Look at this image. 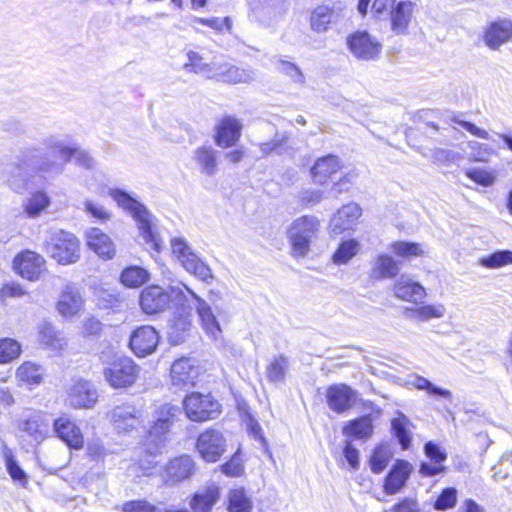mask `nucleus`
Masks as SVG:
<instances>
[{
	"mask_svg": "<svg viewBox=\"0 0 512 512\" xmlns=\"http://www.w3.org/2000/svg\"><path fill=\"white\" fill-rule=\"evenodd\" d=\"M358 12L365 17L369 10L376 18L387 17L392 33L404 36L419 12V5L413 0H358Z\"/></svg>",
	"mask_w": 512,
	"mask_h": 512,
	"instance_id": "f257e3e1",
	"label": "nucleus"
},
{
	"mask_svg": "<svg viewBox=\"0 0 512 512\" xmlns=\"http://www.w3.org/2000/svg\"><path fill=\"white\" fill-rule=\"evenodd\" d=\"M100 360L105 365L104 378L112 388H127L136 382L140 369L131 358L110 351L102 352Z\"/></svg>",
	"mask_w": 512,
	"mask_h": 512,
	"instance_id": "f03ea898",
	"label": "nucleus"
},
{
	"mask_svg": "<svg viewBox=\"0 0 512 512\" xmlns=\"http://www.w3.org/2000/svg\"><path fill=\"white\" fill-rule=\"evenodd\" d=\"M109 195L120 208L131 214L137 222L138 228L146 244L158 252L160 246L152 231V215L146 207L127 192L120 189H110Z\"/></svg>",
	"mask_w": 512,
	"mask_h": 512,
	"instance_id": "7ed1b4c3",
	"label": "nucleus"
},
{
	"mask_svg": "<svg viewBox=\"0 0 512 512\" xmlns=\"http://www.w3.org/2000/svg\"><path fill=\"white\" fill-rule=\"evenodd\" d=\"M320 226V220L313 215L300 216L291 223L287 236L294 258H302L308 254L311 239L317 235Z\"/></svg>",
	"mask_w": 512,
	"mask_h": 512,
	"instance_id": "20e7f679",
	"label": "nucleus"
},
{
	"mask_svg": "<svg viewBox=\"0 0 512 512\" xmlns=\"http://www.w3.org/2000/svg\"><path fill=\"white\" fill-rule=\"evenodd\" d=\"M182 405L186 418L195 423L214 420L222 412L221 404L211 393L190 392Z\"/></svg>",
	"mask_w": 512,
	"mask_h": 512,
	"instance_id": "39448f33",
	"label": "nucleus"
},
{
	"mask_svg": "<svg viewBox=\"0 0 512 512\" xmlns=\"http://www.w3.org/2000/svg\"><path fill=\"white\" fill-rule=\"evenodd\" d=\"M47 254L61 265L76 263L80 258V241L72 233L53 232L45 244Z\"/></svg>",
	"mask_w": 512,
	"mask_h": 512,
	"instance_id": "423d86ee",
	"label": "nucleus"
},
{
	"mask_svg": "<svg viewBox=\"0 0 512 512\" xmlns=\"http://www.w3.org/2000/svg\"><path fill=\"white\" fill-rule=\"evenodd\" d=\"M195 451L206 463L218 462L226 452V439L217 428L208 427L198 434L195 440Z\"/></svg>",
	"mask_w": 512,
	"mask_h": 512,
	"instance_id": "0eeeda50",
	"label": "nucleus"
},
{
	"mask_svg": "<svg viewBox=\"0 0 512 512\" xmlns=\"http://www.w3.org/2000/svg\"><path fill=\"white\" fill-rule=\"evenodd\" d=\"M65 404L73 409H92L98 402L95 385L84 378H72L65 388Z\"/></svg>",
	"mask_w": 512,
	"mask_h": 512,
	"instance_id": "6e6552de",
	"label": "nucleus"
},
{
	"mask_svg": "<svg viewBox=\"0 0 512 512\" xmlns=\"http://www.w3.org/2000/svg\"><path fill=\"white\" fill-rule=\"evenodd\" d=\"M346 44L352 55L358 60H376L382 50V44L367 31L357 30L346 38Z\"/></svg>",
	"mask_w": 512,
	"mask_h": 512,
	"instance_id": "1a4fd4ad",
	"label": "nucleus"
},
{
	"mask_svg": "<svg viewBox=\"0 0 512 512\" xmlns=\"http://www.w3.org/2000/svg\"><path fill=\"white\" fill-rule=\"evenodd\" d=\"M244 125L235 115H223L214 127L213 140L223 149L234 147L242 137Z\"/></svg>",
	"mask_w": 512,
	"mask_h": 512,
	"instance_id": "9d476101",
	"label": "nucleus"
},
{
	"mask_svg": "<svg viewBox=\"0 0 512 512\" xmlns=\"http://www.w3.org/2000/svg\"><path fill=\"white\" fill-rule=\"evenodd\" d=\"M12 164L31 173H60L63 169L62 164L41 157L40 148L35 146L27 147L21 150L16 157V161Z\"/></svg>",
	"mask_w": 512,
	"mask_h": 512,
	"instance_id": "9b49d317",
	"label": "nucleus"
},
{
	"mask_svg": "<svg viewBox=\"0 0 512 512\" xmlns=\"http://www.w3.org/2000/svg\"><path fill=\"white\" fill-rule=\"evenodd\" d=\"M325 397L329 409L341 415L349 412L355 406L358 393L350 385L338 383L327 387Z\"/></svg>",
	"mask_w": 512,
	"mask_h": 512,
	"instance_id": "f8f14e48",
	"label": "nucleus"
},
{
	"mask_svg": "<svg viewBox=\"0 0 512 512\" xmlns=\"http://www.w3.org/2000/svg\"><path fill=\"white\" fill-rule=\"evenodd\" d=\"M203 372V368L196 360L189 357H181L171 365L170 380L176 386L193 387L197 384Z\"/></svg>",
	"mask_w": 512,
	"mask_h": 512,
	"instance_id": "ddd939ff",
	"label": "nucleus"
},
{
	"mask_svg": "<svg viewBox=\"0 0 512 512\" xmlns=\"http://www.w3.org/2000/svg\"><path fill=\"white\" fill-rule=\"evenodd\" d=\"M45 263L43 256L26 250L14 258L13 268L21 277L29 281H37L45 271Z\"/></svg>",
	"mask_w": 512,
	"mask_h": 512,
	"instance_id": "4468645a",
	"label": "nucleus"
},
{
	"mask_svg": "<svg viewBox=\"0 0 512 512\" xmlns=\"http://www.w3.org/2000/svg\"><path fill=\"white\" fill-rule=\"evenodd\" d=\"M343 168L340 158L334 154H327L316 159L310 168L312 182L318 186L329 184L335 175Z\"/></svg>",
	"mask_w": 512,
	"mask_h": 512,
	"instance_id": "2eb2a0df",
	"label": "nucleus"
},
{
	"mask_svg": "<svg viewBox=\"0 0 512 512\" xmlns=\"http://www.w3.org/2000/svg\"><path fill=\"white\" fill-rule=\"evenodd\" d=\"M18 428L39 444L51 433V418L47 413L33 412L18 424Z\"/></svg>",
	"mask_w": 512,
	"mask_h": 512,
	"instance_id": "dca6fc26",
	"label": "nucleus"
},
{
	"mask_svg": "<svg viewBox=\"0 0 512 512\" xmlns=\"http://www.w3.org/2000/svg\"><path fill=\"white\" fill-rule=\"evenodd\" d=\"M195 473V462L188 454L176 456L165 466V483L174 485L189 479Z\"/></svg>",
	"mask_w": 512,
	"mask_h": 512,
	"instance_id": "f3484780",
	"label": "nucleus"
},
{
	"mask_svg": "<svg viewBox=\"0 0 512 512\" xmlns=\"http://www.w3.org/2000/svg\"><path fill=\"white\" fill-rule=\"evenodd\" d=\"M412 465L404 459H397L383 480V491L387 495H394L406 485L412 472Z\"/></svg>",
	"mask_w": 512,
	"mask_h": 512,
	"instance_id": "a211bd4d",
	"label": "nucleus"
},
{
	"mask_svg": "<svg viewBox=\"0 0 512 512\" xmlns=\"http://www.w3.org/2000/svg\"><path fill=\"white\" fill-rule=\"evenodd\" d=\"M482 39L490 49H499L512 40V21L497 19L490 22L483 31Z\"/></svg>",
	"mask_w": 512,
	"mask_h": 512,
	"instance_id": "6ab92c4d",
	"label": "nucleus"
},
{
	"mask_svg": "<svg viewBox=\"0 0 512 512\" xmlns=\"http://www.w3.org/2000/svg\"><path fill=\"white\" fill-rule=\"evenodd\" d=\"M159 342L158 332L151 326L136 329L130 337V348L138 357L151 354Z\"/></svg>",
	"mask_w": 512,
	"mask_h": 512,
	"instance_id": "aec40b11",
	"label": "nucleus"
},
{
	"mask_svg": "<svg viewBox=\"0 0 512 512\" xmlns=\"http://www.w3.org/2000/svg\"><path fill=\"white\" fill-rule=\"evenodd\" d=\"M221 498V488L217 484L206 485L190 495L188 504L191 512H212Z\"/></svg>",
	"mask_w": 512,
	"mask_h": 512,
	"instance_id": "412c9836",
	"label": "nucleus"
},
{
	"mask_svg": "<svg viewBox=\"0 0 512 512\" xmlns=\"http://www.w3.org/2000/svg\"><path fill=\"white\" fill-rule=\"evenodd\" d=\"M84 308V299L80 291L72 284L66 285L56 303L57 312L65 318H73Z\"/></svg>",
	"mask_w": 512,
	"mask_h": 512,
	"instance_id": "4be33fe9",
	"label": "nucleus"
},
{
	"mask_svg": "<svg viewBox=\"0 0 512 512\" xmlns=\"http://www.w3.org/2000/svg\"><path fill=\"white\" fill-rule=\"evenodd\" d=\"M107 416L119 433L129 432L139 424L138 411L135 406L130 404H121L113 407Z\"/></svg>",
	"mask_w": 512,
	"mask_h": 512,
	"instance_id": "5701e85b",
	"label": "nucleus"
},
{
	"mask_svg": "<svg viewBox=\"0 0 512 512\" xmlns=\"http://www.w3.org/2000/svg\"><path fill=\"white\" fill-rule=\"evenodd\" d=\"M424 453L433 464L426 462L420 464L419 472L422 476L432 477L446 472L447 469L442 463L446 461L447 453L439 444L433 441L426 442L424 445Z\"/></svg>",
	"mask_w": 512,
	"mask_h": 512,
	"instance_id": "b1692460",
	"label": "nucleus"
},
{
	"mask_svg": "<svg viewBox=\"0 0 512 512\" xmlns=\"http://www.w3.org/2000/svg\"><path fill=\"white\" fill-rule=\"evenodd\" d=\"M208 79H214L224 84L236 85L248 82L251 79L250 73L229 63L213 64Z\"/></svg>",
	"mask_w": 512,
	"mask_h": 512,
	"instance_id": "393cba45",
	"label": "nucleus"
},
{
	"mask_svg": "<svg viewBox=\"0 0 512 512\" xmlns=\"http://www.w3.org/2000/svg\"><path fill=\"white\" fill-rule=\"evenodd\" d=\"M57 436L73 449H80L84 439L80 428L68 417H59L53 422Z\"/></svg>",
	"mask_w": 512,
	"mask_h": 512,
	"instance_id": "a878e982",
	"label": "nucleus"
},
{
	"mask_svg": "<svg viewBox=\"0 0 512 512\" xmlns=\"http://www.w3.org/2000/svg\"><path fill=\"white\" fill-rule=\"evenodd\" d=\"M342 433L351 440H368L374 434L372 416L364 414L347 421L342 427Z\"/></svg>",
	"mask_w": 512,
	"mask_h": 512,
	"instance_id": "bb28decb",
	"label": "nucleus"
},
{
	"mask_svg": "<svg viewBox=\"0 0 512 512\" xmlns=\"http://www.w3.org/2000/svg\"><path fill=\"white\" fill-rule=\"evenodd\" d=\"M362 215V209L355 203L340 207L332 218L333 232L336 234L353 229Z\"/></svg>",
	"mask_w": 512,
	"mask_h": 512,
	"instance_id": "cd10ccee",
	"label": "nucleus"
},
{
	"mask_svg": "<svg viewBox=\"0 0 512 512\" xmlns=\"http://www.w3.org/2000/svg\"><path fill=\"white\" fill-rule=\"evenodd\" d=\"M45 369L36 362L25 361L19 365L15 372V379L19 387H27L32 389L43 383Z\"/></svg>",
	"mask_w": 512,
	"mask_h": 512,
	"instance_id": "c85d7f7f",
	"label": "nucleus"
},
{
	"mask_svg": "<svg viewBox=\"0 0 512 512\" xmlns=\"http://www.w3.org/2000/svg\"><path fill=\"white\" fill-rule=\"evenodd\" d=\"M88 247L103 259H112L115 256V244L111 238L99 228H90L86 232Z\"/></svg>",
	"mask_w": 512,
	"mask_h": 512,
	"instance_id": "c756f323",
	"label": "nucleus"
},
{
	"mask_svg": "<svg viewBox=\"0 0 512 512\" xmlns=\"http://www.w3.org/2000/svg\"><path fill=\"white\" fill-rule=\"evenodd\" d=\"M392 291L397 299L414 304L426 297L425 288L420 283L410 279L401 278L395 281Z\"/></svg>",
	"mask_w": 512,
	"mask_h": 512,
	"instance_id": "7c9ffc66",
	"label": "nucleus"
},
{
	"mask_svg": "<svg viewBox=\"0 0 512 512\" xmlns=\"http://www.w3.org/2000/svg\"><path fill=\"white\" fill-rule=\"evenodd\" d=\"M38 337L41 345L57 354L62 353L68 346L67 338L47 322L38 326Z\"/></svg>",
	"mask_w": 512,
	"mask_h": 512,
	"instance_id": "2f4dec72",
	"label": "nucleus"
},
{
	"mask_svg": "<svg viewBox=\"0 0 512 512\" xmlns=\"http://www.w3.org/2000/svg\"><path fill=\"white\" fill-rule=\"evenodd\" d=\"M413 427V423L404 414H399V416L391 420V433L404 451L409 450L412 446L413 436L411 429Z\"/></svg>",
	"mask_w": 512,
	"mask_h": 512,
	"instance_id": "473e14b6",
	"label": "nucleus"
},
{
	"mask_svg": "<svg viewBox=\"0 0 512 512\" xmlns=\"http://www.w3.org/2000/svg\"><path fill=\"white\" fill-rule=\"evenodd\" d=\"M191 310L190 305H185L181 308V314L172 321L171 330L168 332V341L171 345H178L184 341L191 325Z\"/></svg>",
	"mask_w": 512,
	"mask_h": 512,
	"instance_id": "72a5a7b5",
	"label": "nucleus"
},
{
	"mask_svg": "<svg viewBox=\"0 0 512 512\" xmlns=\"http://www.w3.org/2000/svg\"><path fill=\"white\" fill-rule=\"evenodd\" d=\"M393 452L387 442L376 444L368 458V465L374 474L382 473L389 465Z\"/></svg>",
	"mask_w": 512,
	"mask_h": 512,
	"instance_id": "f704fd0d",
	"label": "nucleus"
},
{
	"mask_svg": "<svg viewBox=\"0 0 512 512\" xmlns=\"http://www.w3.org/2000/svg\"><path fill=\"white\" fill-rule=\"evenodd\" d=\"M335 17L334 9L327 5H318L310 13L309 24L317 33L325 32L333 23Z\"/></svg>",
	"mask_w": 512,
	"mask_h": 512,
	"instance_id": "c9c22d12",
	"label": "nucleus"
},
{
	"mask_svg": "<svg viewBox=\"0 0 512 512\" xmlns=\"http://www.w3.org/2000/svg\"><path fill=\"white\" fill-rule=\"evenodd\" d=\"M399 274L398 263L387 254L377 256L374 267L371 271V278L374 280L392 279Z\"/></svg>",
	"mask_w": 512,
	"mask_h": 512,
	"instance_id": "e433bc0d",
	"label": "nucleus"
},
{
	"mask_svg": "<svg viewBox=\"0 0 512 512\" xmlns=\"http://www.w3.org/2000/svg\"><path fill=\"white\" fill-rule=\"evenodd\" d=\"M1 455L4 460L6 470L11 479L14 482H18L23 487H26L28 483V475L18 464L12 449L9 448L6 444H3L1 447Z\"/></svg>",
	"mask_w": 512,
	"mask_h": 512,
	"instance_id": "4c0bfd02",
	"label": "nucleus"
},
{
	"mask_svg": "<svg viewBox=\"0 0 512 512\" xmlns=\"http://www.w3.org/2000/svg\"><path fill=\"white\" fill-rule=\"evenodd\" d=\"M245 463V454L241 447H238L237 450L219 466V470L229 478H239L245 474Z\"/></svg>",
	"mask_w": 512,
	"mask_h": 512,
	"instance_id": "58836bf2",
	"label": "nucleus"
},
{
	"mask_svg": "<svg viewBox=\"0 0 512 512\" xmlns=\"http://www.w3.org/2000/svg\"><path fill=\"white\" fill-rule=\"evenodd\" d=\"M191 293L198 303L197 312L199 314L204 330L208 334H211L212 336L216 337L218 334H220L221 328L215 315L212 312L211 307L207 305L206 302L199 296H197L193 292Z\"/></svg>",
	"mask_w": 512,
	"mask_h": 512,
	"instance_id": "ea45409f",
	"label": "nucleus"
},
{
	"mask_svg": "<svg viewBox=\"0 0 512 512\" xmlns=\"http://www.w3.org/2000/svg\"><path fill=\"white\" fill-rule=\"evenodd\" d=\"M31 177V172L11 164L6 177V184L14 192L23 194L29 187Z\"/></svg>",
	"mask_w": 512,
	"mask_h": 512,
	"instance_id": "a19ab883",
	"label": "nucleus"
},
{
	"mask_svg": "<svg viewBox=\"0 0 512 512\" xmlns=\"http://www.w3.org/2000/svg\"><path fill=\"white\" fill-rule=\"evenodd\" d=\"M253 503L244 488L231 489L227 497L228 512H251Z\"/></svg>",
	"mask_w": 512,
	"mask_h": 512,
	"instance_id": "79ce46f5",
	"label": "nucleus"
},
{
	"mask_svg": "<svg viewBox=\"0 0 512 512\" xmlns=\"http://www.w3.org/2000/svg\"><path fill=\"white\" fill-rule=\"evenodd\" d=\"M194 159L202 172L213 175L217 170L216 151L211 146H201L195 150Z\"/></svg>",
	"mask_w": 512,
	"mask_h": 512,
	"instance_id": "37998d69",
	"label": "nucleus"
},
{
	"mask_svg": "<svg viewBox=\"0 0 512 512\" xmlns=\"http://www.w3.org/2000/svg\"><path fill=\"white\" fill-rule=\"evenodd\" d=\"M390 248L395 256L403 259L422 257L426 253L422 244L410 241H394Z\"/></svg>",
	"mask_w": 512,
	"mask_h": 512,
	"instance_id": "c03bdc74",
	"label": "nucleus"
},
{
	"mask_svg": "<svg viewBox=\"0 0 512 512\" xmlns=\"http://www.w3.org/2000/svg\"><path fill=\"white\" fill-rule=\"evenodd\" d=\"M140 305L146 314H157L160 311V287L151 285L140 295Z\"/></svg>",
	"mask_w": 512,
	"mask_h": 512,
	"instance_id": "a18cd8bd",
	"label": "nucleus"
},
{
	"mask_svg": "<svg viewBox=\"0 0 512 512\" xmlns=\"http://www.w3.org/2000/svg\"><path fill=\"white\" fill-rule=\"evenodd\" d=\"M49 205L50 199L48 195L39 191L32 194L24 201L23 208L28 217L36 218L42 213V211L47 209Z\"/></svg>",
	"mask_w": 512,
	"mask_h": 512,
	"instance_id": "49530a36",
	"label": "nucleus"
},
{
	"mask_svg": "<svg viewBox=\"0 0 512 512\" xmlns=\"http://www.w3.org/2000/svg\"><path fill=\"white\" fill-rule=\"evenodd\" d=\"M289 367V360L285 355L273 358L266 367V377L272 383H280L285 380Z\"/></svg>",
	"mask_w": 512,
	"mask_h": 512,
	"instance_id": "de8ad7c7",
	"label": "nucleus"
},
{
	"mask_svg": "<svg viewBox=\"0 0 512 512\" xmlns=\"http://www.w3.org/2000/svg\"><path fill=\"white\" fill-rule=\"evenodd\" d=\"M359 251V242L355 239L341 241L332 254V261L341 265L348 263Z\"/></svg>",
	"mask_w": 512,
	"mask_h": 512,
	"instance_id": "09e8293b",
	"label": "nucleus"
},
{
	"mask_svg": "<svg viewBox=\"0 0 512 512\" xmlns=\"http://www.w3.org/2000/svg\"><path fill=\"white\" fill-rule=\"evenodd\" d=\"M121 282L129 288H137L149 280V273L139 266H130L123 270Z\"/></svg>",
	"mask_w": 512,
	"mask_h": 512,
	"instance_id": "8fccbe9b",
	"label": "nucleus"
},
{
	"mask_svg": "<svg viewBox=\"0 0 512 512\" xmlns=\"http://www.w3.org/2000/svg\"><path fill=\"white\" fill-rule=\"evenodd\" d=\"M182 266L187 272L194 275L198 279L208 282L213 278L211 269L205 264L197 255L192 256L190 259H185Z\"/></svg>",
	"mask_w": 512,
	"mask_h": 512,
	"instance_id": "3c124183",
	"label": "nucleus"
},
{
	"mask_svg": "<svg viewBox=\"0 0 512 512\" xmlns=\"http://www.w3.org/2000/svg\"><path fill=\"white\" fill-rule=\"evenodd\" d=\"M46 147L52 155L61 160L63 164L71 161L73 145H68L63 139L57 136H51L46 141Z\"/></svg>",
	"mask_w": 512,
	"mask_h": 512,
	"instance_id": "603ef678",
	"label": "nucleus"
},
{
	"mask_svg": "<svg viewBox=\"0 0 512 512\" xmlns=\"http://www.w3.org/2000/svg\"><path fill=\"white\" fill-rule=\"evenodd\" d=\"M480 264L488 269H497L512 265V251L498 250L480 259Z\"/></svg>",
	"mask_w": 512,
	"mask_h": 512,
	"instance_id": "864d4df0",
	"label": "nucleus"
},
{
	"mask_svg": "<svg viewBox=\"0 0 512 512\" xmlns=\"http://www.w3.org/2000/svg\"><path fill=\"white\" fill-rule=\"evenodd\" d=\"M464 174L472 182L482 187H490L496 180L494 171L481 167L465 169Z\"/></svg>",
	"mask_w": 512,
	"mask_h": 512,
	"instance_id": "5fc2aeb1",
	"label": "nucleus"
},
{
	"mask_svg": "<svg viewBox=\"0 0 512 512\" xmlns=\"http://www.w3.org/2000/svg\"><path fill=\"white\" fill-rule=\"evenodd\" d=\"M22 352L21 344L12 338L0 339V364H7L17 359Z\"/></svg>",
	"mask_w": 512,
	"mask_h": 512,
	"instance_id": "6e6d98bb",
	"label": "nucleus"
},
{
	"mask_svg": "<svg viewBox=\"0 0 512 512\" xmlns=\"http://www.w3.org/2000/svg\"><path fill=\"white\" fill-rule=\"evenodd\" d=\"M188 61L185 63V67L190 71L204 75L209 78L213 64L206 63L204 57L197 51H189L187 53Z\"/></svg>",
	"mask_w": 512,
	"mask_h": 512,
	"instance_id": "4d7b16f0",
	"label": "nucleus"
},
{
	"mask_svg": "<svg viewBox=\"0 0 512 512\" xmlns=\"http://www.w3.org/2000/svg\"><path fill=\"white\" fill-rule=\"evenodd\" d=\"M413 317L419 321H427L433 318H441L444 315L445 309L442 305H422L415 308H407Z\"/></svg>",
	"mask_w": 512,
	"mask_h": 512,
	"instance_id": "13d9d810",
	"label": "nucleus"
},
{
	"mask_svg": "<svg viewBox=\"0 0 512 512\" xmlns=\"http://www.w3.org/2000/svg\"><path fill=\"white\" fill-rule=\"evenodd\" d=\"M457 503V490L454 487H446L437 496L433 507L438 511L452 509Z\"/></svg>",
	"mask_w": 512,
	"mask_h": 512,
	"instance_id": "bf43d9fd",
	"label": "nucleus"
},
{
	"mask_svg": "<svg viewBox=\"0 0 512 512\" xmlns=\"http://www.w3.org/2000/svg\"><path fill=\"white\" fill-rule=\"evenodd\" d=\"M192 23L194 25H202V26L209 27V28H211V29H213L214 31H217V32H220L223 29L231 30V28H232V20H231L230 17H223V18H219V17H209V18L195 17L192 20Z\"/></svg>",
	"mask_w": 512,
	"mask_h": 512,
	"instance_id": "052dcab7",
	"label": "nucleus"
},
{
	"mask_svg": "<svg viewBox=\"0 0 512 512\" xmlns=\"http://www.w3.org/2000/svg\"><path fill=\"white\" fill-rule=\"evenodd\" d=\"M414 386L416 389L425 390L431 395H437L447 399L451 398V392L449 390L433 385L428 379L422 376L416 377Z\"/></svg>",
	"mask_w": 512,
	"mask_h": 512,
	"instance_id": "680f3d73",
	"label": "nucleus"
},
{
	"mask_svg": "<svg viewBox=\"0 0 512 512\" xmlns=\"http://www.w3.org/2000/svg\"><path fill=\"white\" fill-rule=\"evenodd\" d=\"M171 251L181 264L184 263L185 259H190L195 255L187 243L182 239H173L171 241Z\"/></svg>",
	"mask_w": 512,
	"mask_h": 512,
	"instance_id": "e2e57ef3",
	"label": "nucleus"
},
{
	"mask_svg": "<svg viewBox=\"0 0 512 512\" xmlns=\"http://www.w3.org/2000/svg\"><path fill=\"white\" fill-rule=\"evenodd\" d=\"M281 72L290 77L296 83H304L305 77L301 69L293 62L280 60Z\"/></svg>",
	"mask_w": 512,
	"mask_h": 512,
	"instance_id": "0e129e2a",
	"label": "nucleus"
},
{
	"mask_svg": "<svg viewBox=\"0 0 512 512\" xmlns=\"http://www.w3.org/2000/svg\"><path fill=\"white\" fill-rule=\"evenodd\" d=\"M343 457L351 470H358L360 467V455L357 448L351 442H345L343 446Z\"/></svg>",
	"mask_w": 512,
	"mask_h": 512,
	"instance_id": "69168bd1",
	"label": "nucleus"
},
{
	"mask_svg": "<svg viewBox=\"0 0 512 512\" xmlns=\"http://www.w3.org/2000/svg\"><path fill=\"white\" fill-rule=\"evenodd\" d=\"M420 510L416 498L403 497L391 507L390 512H420Z\"/></svg>",
	"mask_w": 512,
	"mask_h": 512,
	"instance_id": "338daca9",
	"label": "nucleus"
},
{
	"mask_svg": "<svg viewBox=\"0 0 512 512\" xmlns=\"http://www.w3.org/2000/svg\"><path fill=\"white\" fill-rule=\"evenodd\" d=\"M157 508L146 501L134 500L126 502L123 507V512H156Z\"/></svg>",
	"mask_w": 512,
	"mask_h": 512,
	"instance_id": "774afa93",
	"label": "nucleus"
}]
</instances>
